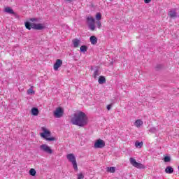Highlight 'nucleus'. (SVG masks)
Listing matches in <instances>:
<instances>
[{
    "instance_id": "30",
    "label": "nucleus",
    "mask_w": 179,
    "mask_h": 179,
    "mask_svg": "<svg viewBox=\"0 0 179 179\" xmlns=\"http://www.w3.org/2000/svg\"><path fill=\"white\" fill-rule=\"evenodd\" d=\"M152 0H144L145 3H150Z\"/></svg>"
},
{
    "instance_id": "24",
    "label": "nucleus",
    "mask_w": 179,
    "mask_h": 179,
    "mask_svg": "<svg viewBox=\"0 0 179 179\" xmlns=\"http://www.w3.org/2000/svg\"><path fill=\"white\" fill-rule=\"evenodd\" d=\"M100 76V71L99 70H95L94 72V78L96 79V78H99Z\"/></svg>"
},
{
    "instance_id": "4",
    "label": "nucleus",
    "mask_w": 179,
    "mask_h": 179,
    "mask_svg": "<svg viewBox=\"0 0 179 179\" xmlns=\"http://www.w3.org/2000/svg\"><path fill=\"white\" fill-rule=\"evenodd\" d=\"M87 23L91 31H94V30H96V20H94L92 15L87 17Z\"/></svg>"
},
{
    "instance_id": "10",
    "label": "nucleus",
    "mask_w": 179,
    "mask_h": 179,
    "mask_svg": "<svg viewBox=\"0 0 179 179\" xmlns=\"http://www.w3.org/2000/svg\"><path fill=\"white\" fill-rule=\"evenodd\" d=\"M62 65V60L59 59H57L53 66L54 71H58V69L61 68Z\"/></svg>"
},
{
    "instance_id": "9",
    "label": "nucleus",
    "mask_w": 179,
    "mask_h": 179,
    "mask_svg": "<svg viewBox=\"0 0 179 179\" xmlns=\"http://www.w3.org/2000/svg\"><path fill=\"white\" fill-rule=\"evenodd\" d=\"M53 114L55 118H61V117L64 115V109H62L61 107H58L53 112Z\"/></svg>"
},
{
    "instance_id": "16",
    "label": "nucleus",
    "mask_w": 179,
    "mask_h": 179,
    "mask_svg": "<svg viewBox=\"0 0 179 179\" xmlns=\"http://www.w3.org/2000/svg\"><path fill=\"white\" fill-rule=\"evenodd\" d=\"M165 172L167 174H173V173L174 172V169H173V168L171 166H168L166 168Z\"/></svg>"
},
{
    "instance_id": "18",
    "label": "nucleus",
    "mask_w": 179,
    "mask_h": 179,
    "mask_svg": "<svg viewBox=\"0 0 179 179\" xmlns=\"http://www.w3.org/2000/svg\"><path fill=\"white\" fill-rule=\"evenodd\" d=\"M98 82L99 85H103V83L106 82V78L103 76H99Z\"/></svg>"
},
{
    "instance_id": "23",
    "label": "nucleus",
    "mask_w": 179,
    "mask_h": 179,
    "mask_svg": "<svg viewBox=\"0 0 179 179\" xmlns=\"http://www.w3.org/2000/svg\"><path fill=\"white\" fill-rule=\"evenodd\" d=\"M34 86H31V87L27 90V94H34L35 92L33 90Z\"/></svg>"
},
{
    "instance_id": "5",
    "label": "nucleus",
    "mask_w": 179,
    "mask_h": 179,
    "mask_svg": "<svg viewBox=\"0 0 179 179\" xmlns=\"http://www.w3.org/2000/svg\"><path fill=\"white\" fill-rule=\"evenodd\" d=\"M67 159L72 164L74 170L78 171V163H76V157L73 154H68Z\"/></svg>"
},
{
    "instance_id": "22",
    "label": "nucleus",
    "mask_w": 179,
    "mask_h": 179,
    "mask_svg": "<svg viewBox=\"0 0 179 179\" xmlns=\"http://www.w3.org/2000/svg\"><path fill=\"white\" fill-rule=\"evenodd\" d=\"M107 171H108L109 173H115V167L114 166L108 167Z\"/></svg>"
},
{
    "instance_id": "3",
    "label": "nucleus",
    "mask_w": 179,
    "mask_h": 179,
    "mask_svg": "<svg viewBox=\"0 0 179 179\" xmlns=\"http://www.w3.org/2000/svg\"><path fill=\"white\" fill-rule=\"evenodd\" d=\"M41 131L42 132L40 134L41 138H43V139L46 141H55L54 137H50L51 136V131H50L47 127H41Z\"/></svg>"
},
{
    "instance_id": "21",
    "label": "nucleus",
    "mask_w": 179,
    "mask_h": 179,
    "mask_svg": "<svg viewBox=\"0 0 179 179\" xmlns=\"http://www.w3.org/2000/svg\"><path fill=\"white\" fill-rule=\"evenodd\" d=\"M80 51L81 52H86V51H87V46L86 45H82L80 48Z\"/></svg>"
},
{
    "instance_id": "29",
    "label": "nucleus",
    "mask_w": 179,
    "mask_h": 179,
    "mask_svg": "<svg viewBox=\"0 0 179 179\" xmlns=\"http://www.w3.org/2000/svg\"><path fill=\"white\" fill-rule=\"evenodd\" d=\"M85 176H83V174L79 173L78 175V179H83Z\"/></svg>"
},
{
    "instance_id": "17",
    "label": "nucleus",
    "mask_w": 179,
    "mask_h": 179,
    "mask_svg": "<svg viewBox=\"0 0 179 179\" xmlns=\"http://www.w3.org/2000/svg\"><path fill=\"white\" fill-rule=\"evenodd\" d=\"M169 15L170 16V17H176L177 13H176V10H171L169 12Z\"/></svg>"
},
{
    "instance_id": "12",
    "label": "nucleus",
    "mask_w": 179,
    "mask_h": 179,
    "mask_svg": "<svg viewBox=\"0 0 179 179\" xmlns=\"http://www.w3.org/2000/svg\"><path fill=\"white\" fill-rule=\"evenodd\" d=\"M90 41L92 45H96V44H97V38L95 36H91Z\"/></svg>"
},
{
    "instance_id": "28",
    "label": "nucleus",
    "mask_w": 179,
    "mask_h": 179,
    "mask_svg": "<svg viewBox=\"0 0 179 179\" xmlns=\"http://www.w3.org/2000/svg\"><path fill=\"white\" fill-rule=\"evenodd\" d=\"M96 27L98 29H101V22L100 21H96Z\"/></svg>"
},
{
    "instance_id": "13",
    "label": "nucleus",
    "mask_w": 179,
    "mask_h": 179,
    "mask_svg": "<svg viewBox=\"0 0 179 179\" xmlns=\"http://www.w3.org/2000/svg\"><path fill=\"white\" fill-rule=\"evenodd\" d=\"M72 43L74 48H78V47H79V44H80V40L76 38L72 41Z\"/></svg>"
},
{
    "instance_id": "20",
    "label": "nucleus",
    "mask_w": 179,
    "mask_h": 179,
    "mask_svg": "<svg viewBox=\"0 0 179 179\" xmlns=\"http://www.w3.org/2000/svg\"><path fill=\"white\" fill-rule=\"evenodd\" d=\"M36 173H37V172L36 171V169H31L29 170V174H30V176H32V177H35Z\"/></svg>"
},
{
    "instance_id": "11",
    "label": "nucleus",
    "mask_w": 179,
    "mask_h": 179,
    "mask_svg": "<svg viewBox=\"0 0 179 179\" xmlns=\"http://www.w3.org/2000/svg\"><path fill=\"white\" fill-rule=\"evenodd\" d=\"M143 125V121H142V120H136L134 122V127H136V128H141V127H142Z\"/></svg>"
},
{
    "instance_id": "32",
    "label": "nucleus",
    "mask_w": 179,
    "mask_h": 179,
    "mask_svg": "<svg viewBox=\"0 0 179 179\" xmlns=\"http://www.w3.org/2000/svg\"><path fill=\"white\" fill-rule=\"evenodd\" d=\"M66 2H71V0H66Z\"/></svg>"
},
{
    "instance_id": "33",
    "label": "nucleus",
    "mask_w": 179,
    "mask_h": 179,
    "mask_svg": "<svg viewBox=\"0 0 179 179\" xmlns=\"http://www.w3.org/2000/svg\"><path fill=\"white\" fill-rule=\"evenodd\" d=\"M110 1H113V0H110Z\"/></svg>"
},
{
    "instance_id": "27",
    "label": "nucleus",
    "mask_w": 179,
    "mask_h": 179,
    "mask_svg": "<svg viewBox=\"0 0 179 179\" xmlns=\"http://www.w3.org/2000/svg\"><path fill=\"white\" fill-rule=\"evenodd\" d=\"M171 160V159L169 156H166L164 158V162H165V163H169V162H170Z\"/></svg>"
},
{
    "instance_id": "31",
    "label": "nucleus",
    "mask_w": 179,
    "mask_h": 179,
    "mask_svg": "<svg viewBox=\"0 0 179 179\" xmlns=\"http://www.w3.org/2000/svg\"><path fill=\"white\" fill-rule=\"evenodd\" d=\"M107 110H111V105L107 106Z\"/></svg>"
},
{
    "instance_id": "26",
    "label": "nucleus",
    "mask_w": 179,
    "mask_h": 179,
    "mask_svg": "<svg viewBox=\"0 0 179 179\" xmlns=\"http://www.w3.org/2000/svg\"><path fill=\"white\" fill-rule=\"evenodd\" d=\"M149 131L152 132V134H156L157 129L156 127H151Z\"/></svg>"
},
{
    "instance_id": "2",
    "label": "nucleus",
    "mask_w": 179,
    "mask_h": 179,
    "mask_svg": "<svg viewBox=\"0 0 179 179\" xmlns=\"http://www.w3.org/2000/svg\"><path fill=\"white\" fill-rule=\"evenodd\" d=\"M29 21L32 22H25V27L28 30H31V29H34V30H43V29H45V25L44 24L38 23V18H31Z\"/></svg>"
},
{
    "instance_id": "1",
    "label": "nucleus",
    "mask_w": 179,
    "mask_h": 179,
    "mask_svg": "<svg viewBox=\"0 0 179 179\" xmlns=\"http://www.w3.org/2000/svg\"><path fill=\"white\" fill-rule=\"evenodd\" d=\"M71 122L77 127H86V124H89V117L86 113L79 110L73 115Z\"/></svg>"
},
{
    "instance_id": "19",
    "label": "nucleus",
    "mask_w": 179,
    "mask_h": 179,
    "mask_svg": "<svg viewBox=\"0 0 179 179\" xmlns=\"http://www.w3.org/2000/svg\"><path fill=\"white\" fill-rule=\"evenodd\" d=\"M135 146L136 148L141 149V148H142L143 146V142H139L138 141H136L135 142Z\"/></svg>"
},
{
    "instance_id": "8",
    "label": "nucleus",
    "mask_w": 179,
    "mask_h": 179,
    "mask_svg": "<svg viewBox=\"0 0 179 179\" xmlns=\"http://www.w3.org/2000/svg\"><path fill=\"white\" fill-rule=\"evenodd\" d=\"M129 162L131 165H133L134 167H136V169H145V165L137 162L136 160L132 157L129 159Z\"/></svg>"
},
{
    "instance_id": "14",
    "label": "nucleus",
    "mask_w": 179,
    "mask_h": 179,
    "mask_svg": "<svg viewBox=\"0 0 179 179\" xmlns=\"http://www.w3.org/2000/svg\"><path fill=\"white\" fill-rule=\"evenodd\" d=\"M38 113H39V110H38V108H32L31 110V114L34 117H37V115H38Z\"/></svg>"
},
{
    "instance_id": "6",
    "label": "nucleus",
    "mask_w": 179,
    "mask_h": 179,
    "mask_svg": "<svg viewBox=\"0 0 179 179\" xmlns=\"http://www.w3.org/2000/svg\"><path fill=\"white\" fill-rule=\"evenodd\" d=\"M40 150L43 153H47V155H52L54 153V150L47 144H42L40 145Z\"/></svg>"
},
{
    "instance_id": "25",
    "label": "nucleus",
    "mask_w": 179,
    "mask_h": 179,
    "mask_svg": "<svg viewBox=\"0 0 179 179\" xmlns=\"http://www.w3.org/2000/svg\"><path fill=\"white\" fill-rule=\"evenodd\" d=\"M96 20H97V21L101 20V13H96Z\"/></svg>"
},
{
    "instance_id": "7",
    "label": "nucleus",
    "mask_w": 179,
    "mask_h": 179,
    "mask_svg": "<svg viewBox=\"0 0 179 179\" xmlns=\"http://www.w3.org/2000/svg\"><path fill=\"white\" fill-rule=\"evenodd\" d=\"M106 146V142L101 138H99L95 141L94 143V149H103Z\"/></svg>"
},
{
    "instance_id": "15",
    "label": "nucleus",
    "mask_w": 179,
    "mask_h": 179,
    "mask_svg": "<svg viewBox=\"0 0 179 179\" xmlns=\"http://www.w3.org/2000/svg\"><path fill=\"white\" fill-rule=\"evenodd\" d=\"M4 12H6V13H9L10 15H15V11L10 7H6L4 9Z\"/></svg>"
}]
</instances>
